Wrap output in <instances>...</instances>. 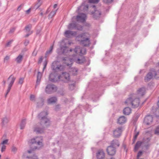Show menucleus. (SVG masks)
<instances>
[{
  "mask_svg": "<svg viewBox=\"0 0 159 159\" xmlns=\"http://www.w3.org/2000/svg\"><path fill=\"white\" fill-rule=\"evenodd\" d=\"M42 139H39L38 137L32 139L30 142L31 149L28 151V152L30 153L36 149H39L43 146Z\"/></svg>",
  "mask_w": 159,
  "mask_h": 159,
  "instance_id": "obj_1",
  "label": "nucleus"
},
{
  "mask_svg": "<svg viewBox=\"0 0 159 159\" xmlns=\"http://www.w3.org/2000/svg\"><path fill=\"white\" fill-rule=\"evenodd\" d=\"M48 115L47 112L43 111L41 112L38 115V118L40 120L41 125L49 126L50 125V121L47 118Z\"/></svg>",
  "mask_w": 159,
  "mask_h": 159,
  "instance_id": "obj_2",
  "label": "nucleus"
},
{
  "mask_svg": "<svg viewBox=\"0 0 159 159\" xmlns=\"http://www.w3.org/2000/svg\"><path fill=\"white\" fill-rule=\"evenodd\" d=\"M139 98H137L136 94H132L131 97L128 98L125 102V104L131 105L133 108L138 107L139 106Z\"/></svg>",
  "mask_w": 159,
  "mask_h": 159,
  "instance_id": "obj_3",
  "label": "nucleus"
},
{
  "mask_svg": "<svg viewBox=\"0 0 159 159\" xmlns=\"http://www.w3.org/2000/svg\"><path fill=\"white\" fill-rule=\"evenodd\" d=\"M86 34V33H83L78 35L76 37L80 44L84 47L89 46L90 44L89 38L87 37Z\"/></svg>",
  "mask_w": 159,
  "mask_h": 159,
  "instance_id": "obj_4",
  "label": "nucleus"
},
{
  "mask_svg": "<svg viewBox=\"0 0 159 159\" xmlns=\"http://www.w3.org/2000/svg\"><path fill=\"white\" fill-rule=\"evenodd\" d=\"M57 90V88L56 85L51 84L47 85L45 91L47 94H51L56 92Z\"/></svg>",
  "mask_w": 159,
  "mask_h": 159,
  "instance_id": "obj_5",
  "label": "nucleus"
},
{
  "mask_svg": "<svg viewBox=\"0 0 159 159\" xmlns=\"http://www.w3.org/2000/svg\"><path fill=\"white\" fill-rule=\"evenodd\" d=\"M157 77V73L155 70L154 69H151L150 71L145 77L144 80L145 82H148L151 80L153 77Z\"/></svg>",
  "mask_w": 159,
  "mask_h": 159,
  "instance_id": "obj_6",
  "label": "nucleus"
},
{
  "mask_svg": "<svg viewBox=\"0 0 159 159\" xmlns=\"http://www.w3.org/2000/svg\"><path fill=\"white\" fill-rule=\"evenodd\" d=\"M51 68L55 71H59L62 70L64 69L63 65L59 64L58 61H54L52 64Z\"/></svg>",
  "mask_w": 159,
  "mask_h": 159,
  "instance_id": "obj_7",
  "label": "nucleus"
},
{
  "mask_svg": "<svg viewBox=\"0 0 159 159\" xmlns=\"http://www.w3.org/2000/svg\"><path fill=\"white\" fill-rule=\"evenodd\" d=\"M58 79L64 83H68L70 80V75L66 72H62L61 75L58 76Z\"/></svg>",
  "mask_w": 159,
  "mask_h": 159,
  "instance_id": "obj_8",
  "label": "nucleus"
},
{
  "mask_svg": "<svg viewBox=\"0 0 159 159\" xmlns=\"http://www.w3.org/2000/svg\"><path fill=\"white\" fill-rule=\"evenodd\" d=\"M116 149L115 147H113L110 145L107 147L106 151L108 155L113 156H114L116 153Z\"/></svg>",
  "mask_w": 159,
  "mask_h": 159,
  "instance_id": "obj_9",
  "label": "nucleus"
},
{
  "mask_svg": "<svg viewBox=\"0 0 159 159\" xmlns=\"http://www.w3.org/2000/svg\"><path fill=\"white\" fill-rule=\"evenodd\" d=\"M59 80L58 76L56 73L55 72L51 73L49 76V80L53 82H56Z\"/></svg>",
  "mask_w": 159,
  "mask_h": 159,
  "instance_id": "obj_10",
  "label": "nucleus"
},
{
  "mask_svg": "<svg viewBox=\"0 0 159 159\" xmlns=\"http://www.w3.org/2000/svg\"><path fill=\"white\" fill-rule=\"evenodd\" d=\"M41 127L38 126H36L34 128V131L37 134H42L44 133V130L48 126H42Z\"/></svg>",
  "mask_w": 159,
  "mask_h": 159,
  "instance_id": "obj_11",
  "label": "nucleus"
},
{
  "mask_svg": "<svg viewBox=\"0 0 159 159\" xmlns=\"http://www.w3.org/2000/svg\"><path fill=\"white\" fill-rule=\"evenodd\" d=\"M122 127H119L113 131V136L114 138H118L121 135Z\"/></svg>",
  "mask_w": 159,
  "mask_h": 159,
  "instance_id": "obj_12",
  "label": "nucleus"
},
{
  "mask_svg": "<svg viewBox=\"0 0 159 159\" xmlns=\"http://www.w3.org/2000/svg\"><path fill=\"white\" fill-rule=\"evenodd\" d=\"M153 121L152 116L149 115L147 116L144 118V122L147 125H150Z\"/></svg>",
  "mask_w": 159,
  "mask_h": 159,
  "instance_id": "obj_13",
  "label": "nucleus"
},
{
  "mask_svg": "<svg viewBox=\"0 0 159 159\" xmlns=\"http://www.w3.org/2000/svg\"><path fill=\"white\" fill-rule=\"evenodd\" d=\"M71 59L70 60V63H66V65L67 66L69 67L70 70V72H72V74L73 75H76L77 74V72L78 71V70L75 67H71V66L72 64V63L71 61Z\"/></svg>",
  "mask_w": 159,
  "mask_h": 159,
  "instance_id": "obj_14",
  "label": "nucleus"
},
{
  "mask_svg": "<svg viewBox=\"0 0 159 159\" xmlns=\"http://www.w3.org/2000/svg\"><path fill=\"white\" fill-rule=\"evenodd\" d=\"M91 13L93 15V18L95 20L99 19L101 17V12L99 10H95L94 11L92 12Z\"/></svg>",
  "mask_w": 159,
  "mask_h": 159,
  "instance_id": "obj_15",
  "label": "nucleus"
},
{
  "mask_svg": "<svg viewBox=\"0 0 159 159\" xmlns=\"http://www.w3.org/2000/svg\"><path fill=\"white\" fill-rule=\"evenodd\" d=\"M86 15L85 14L81 13L79 15H77L76 16V20L77 21H80L83 22L85 21Z\"/></svg>",
  "mask_w": 159,
  "mask_h": 159,
  "instance_id": "obj_16",
  "label": "nucleus"
},
{
  "mask_svg": "<svg viewBox=\"0 0 159 159\" xmlns=\"http://www.w3.org/2000/svg\"><path fill=\"white\" fill-rule=\"evenodd\" d=\"M76 34V32L69 30H66L64 33L65 36L68 38H71L72 36L75 35Z\"/></svg>",
  "mask_w": 159,
  "mask_h": 159,
  "instance_id": "obj_17",
  "label": "nucleus"
},
{
  "mask_svg": "<svg viewBox=\"0 0 159 159\" xmlns=\"http://www.w3.org/2000/svg\"><path fill=\"white\" fill-rule=\"evenodd\" d=\"M150 140V139L149 138H144L142 142L143 144L144 145L147 149H148L149 147L150 144L149 143Z\"/></svg>",
  "mask_w": 159,
  "mask_h": 159,
  "instance_id": "obj_18",
  "label": "nucleus"
},
{
  "mask_svg": "<svg viewBox=\"0 0 159 159\" xmlns=\"http://www.w3.org/2000/svg\"><path fill=\"white\" fill-rule=\"evenodd\" d=\"M98 159H103L105 157V153L102 150H99L96 154Z\"/></svg>",
  "mask_w": 159,
  "mask_h": 159,
  "instance_id": "obj_19",
  "label": "nucleus"
},
{
  "mask_svg": "<svg viewBox=\"0 0 159 159\" xmlns=\"http://www.w3.org/2000/svg\"><path fill=\"white\" fill-rule=\"evenodd\" d=\"M74 51L75 53H77L80 52L81 54H84L86 53V49L83 48V49H81L80 48L79 46H77L74 49Z\"/></svg>",
  "mask_w": 159,
  "mask_h": 159,
  "instance_id": "obj_20",
  "label": "nucleus"
},
{
  "mask_svg": "<svg viewBox=\"0 0 159 159\" xmlns=\"http://www.w3.org/2000/svg\"><path fill=\"white\" fill-rule=\"evenodd\" d=\"M110 145L113 147H115L116 148L119 147L120 144L119 141L117 139H114L112 140L110 143Z\"/></svg>",
  "mask_w": 159,
  "mask_h": 159,
  "instance_id": "obj_21",
  "label": "nucleus"
},
{
  "mask_svg": "<svg viewBox=\"0 0 159 159\" xmlns=\"http://www.w3.org/2000/svg\"><path fill=\"white\" fill-rule=\"evenodd\" d=\"M38 102L37 103V107L40 108L42 107L43 105L44 99L42 98H39L38 100Z\"/></svg>",
  "mask_w": 159,
  "mask_h": 159,
  "instance_id": "obj_22",
  "label": "nucleus"
},
{
  "mask_svg": "<svg viewBox=\"0 0 159 159\" xmlns=\"http://www.w3.org/2000/svg\"><path fill=\"white\" fill-rule=\"evenodd\" d=\"M126 121V117L124 116H121L118 119L117 123L120 124H122L125 123Z\"/></svg>",
  "mask_w": 159,
  "mask_h": 159,
  "instance_id": "obj_23",
  "label": "nucleus"
},
{
  "mask_svg": "<svg viewBox=\"0 0 159 159\" xmlns=\"http://www.w3.org/2000/svg\"><path fill=\"white\" fill-rule=\"evenodd\" d=\"M42 73L39 71L38 72V74H37V80H36V84L35 87H36L37 86H38L40 82V81H41V78L42 77Z\"/></svg>",
  "mask_w": 159,
  "mask_h": 159,
  "instance_id": "obj_24",
  "label": "nucleus"
},
{
  "mask_svg": "<svg viewBox=\"0 0 159 159\" xmlns=\"http://www.w3.org/2000/svg\"><path fill=\"white\" fill-rule=\"evenodd\" d=\"M85 58L83 56L81 57V58H77L76 62L79 64H82L85 61Z\"/></svg>",
  "mask_w": 159,
  "mask_h": 159,
  "instance_id": "obj_25",
  "label": "nucleus"
},
{
  "mask_svg": "<svg viewBox=\"0 0 159 159\" xmlns=\"http://www.w3.org/2000/svg\"><path fill=\"white\" fill-rule=\"evenodd\" d=\"M145 88L144 87H142L139 89L138 90L137 93L139 95L143 96L145 94Z\"/></svg>",
  "mask_w": 159,
  "mask_h": 159,
  "instance_id": "obj_26",
  "label": "nucleus"
},
{
  "mask_svg": "<svg viewBox=\"0 0 159 159\" xmlns=\"http://www.w3.org/2000/svg\"><path fill=\"white\" fill-rule=\"evenodd\" d=\"M57 98L56 97H52L48 99V103L51 104L55 103L57 101Z\"/></svg>",
  "mask_w": 159,
  "mask_h": 159,
  "instance_id": "obj_27",
  "label": "nucleus"
},
{
  "mask_svg": "<svg viewBox=\"0 0 159 159\" xmlns=\"http://www.w3.org/2000/svg\"><path fill=\"white\" fill-rule=\"evenodd\" d=\"M143 144V142L141 141H138L135 146L134 148V151L136 152L138 150V148Z\"/></svg>",
  "mask_w": 159,
  "mask_h": 159,
  "instance_id": "obj_28",
  "label": "nucleus"
},
{
  "mask_svg": "<svg viewBox=\"0 0 159 159\" xmlns=\"http://www.w3.org/2000/svg\"><path fill=\"white\" fill-rule=\"evenodd\" d=\"M131 109L129 107H126L124 109L123 111V114L125 115H128L131 113Z\"/></svg>",
  "mask_w": 159,
  "mask_h": 159,
  "instance_id": "obj_29",
  "label": "nucleus"
},
{
  "mask_svg": "<svg viewBox=\"0 0 159 159\" xmlns=\"http://www.w3.org/2000/svg\"><path fill=\"white\" fill-rule=\"evenodd\" d=\"M137 130V127H136L134 129V136L133 139V144H134V143L135 141L136 140V139L137 138L139 134V132H137L136 131Z\"/></svg>",
  "mask_w": 159,
  "mask_h": 159,
  "instance_id": "obj_30",
  "label": "nucleus"
},
{
  "mask_svg": "<svg viewBox=\"0 0 159 159\" xmlns=\"http://www.w3.org/2000/svg\"><path fill=\"white\" fill-rule=\"evenodd\" d=\"M77 26V24L76 23H70L69 24L68 28L69 30H75Z\"/></svg>",
  "mask_w": 159,
  "mask_h": 159,
  "instance_id": "obj_31",
  "label": "nucleus"
},
{
  "mask_svg": "<svg viewBox=\"0 0 159 159\" xmlns=\"http://www.w3.org/2000/svg\"><path fill=\"white\" fill-rule=\"evenodd\" d=\"M23 55L20 54L16 58V60L18 63H20L22 61L23 58Z\"/></svg>",
  "mask_w": 159,
  "mask_h": 159,
  "instance_id": "obj_32",
  "label": "nucleus"
},
{
  "mask_svg": "<svg viewBox=\"0 0 159 159\" xmlns=\"http://www.w3.org/2000/svg\"><path fill=\"white\" fill-rule=\"evenodd\" d=\"M26 119H24L21 120L20 124V129H24L26 124Z\"/></svg>",
  "mask_w": 159,
  "mask_h": 159,
  "instance_id": "obj_33",
  "label": "nucleus"
},
{
  "mask_svg": "<svg viewBox=\"0 0 159 159\" xmlns=\"http://www.w3.org/2000/svg\"><path fill=\"white\" fill-rule=\"evenodd\" d=\"M53 45L50 47L49 49L48 50L46 51L45 54V57H47V55L51 53L52 52V49H53Z\"/></svg>",
  "mask_w": 159,
  "mask_h": 159,
  "instance_id": "obj_34",
  "label": "nucleus"
},
{
  "mask_svg": "<svg viewBox=\"0 0 159 159\" xmlns=\"http://www.w3.org/2000/svg\"><path fill=\"white\" fill-rule=\"evenodd\" d=\"M8 120L6 117H4L2 119V125H4L7 123Z\"/></svg>",
  "mask_w": 159,
  "mask_h": 159,
  "instance_id": "obj_35",
  "label": "nucleus"
},
{
  "mask_svg": "<svg viewBox=\"0 0 159 159\" xmlns=\"http://www.w3.org/2000/svg\"><path fill=\"white\" fill-rule=\"evenodd\" d=\"M32 27V25L31 24H29V25L26 26L25 27V29L26 30V31L27 32H29L31 30Z\"/></svg>",
  "mask_w": 159,
  "mask_h": 159,
  "instance_id": "obj_36",
  "label": "nucleus"
},
{
  "mask_svg": "<svg viewBox=\"0 0 159 159\" xmlns=\"http://www.w3.org/2000/svg\"><path fill=\"white\" fill-rule=\"evenodd\" d=\"M83 26L79 24H77V26L75 28V30L80 31H82L83 30Z\"/></svg>",
  "mask_w": 159,
  "mask_h": 159,
  "instance_id": "obj_37",
  "label": "nucleus"
},
{
  "mask_svg": "<svg viewBox=\"0 0 159 159\" xmlns=\"http://www.w3.org/2000/svg\"><path fill=\"white\" fill-rule=\"evenodd\" d=\"M57 9H58L54 11H51L49 14L48 16L51 18H52V17H53L56 14Z\"/></svg>",
  "mask_w": 159,
  "mask_h": 159,
  "instance_id": "obj_38",
  "label": "nucleus"
},
{
  "mask_svg": "<svg viewBox=\"0 0 159 159\" xmlns=\"http://www.w3.org/2000/svg\"><path fill=\"white\" fill-rule=\"evenodd\" d=\"M75 85V83H74L69 84V88L71 90H73Z\"/></svg>",
  "mask_w": 159,
  "mask_h": 159,
  "instance_id": "obj_39",
  "label": "nucleus"
},
{
  "mask_svg": "<svg viewBox=\"0 0 159 159\" xmlns=\"http://www.w3.org/2000/svg\"><path fill=\"white\" fill-rule=\"evenodd\" d=\"M155 134L159 135V125L157 126L155 129L154 131Z\"/></svg>",
  "mask_w": 159,
  "mask_h": 159,
  "instance_id": "obj_40",
  "label": "nucleus"
},
{
  "mask_svg": "<svg viewBox=\"0 0 159 159\" xmlns=\"http://www.w3.org/2000/svg\"><path fill=\"white\" fill-rule=\"evenodd\" d=\"M103 2L105 3H107V4H110L111 3H112L113 1V0H102Z\"/></svg>",
  "mask_w": 159,
  "mask_h": 159,
  "instance_id": "obj_41",
  "label": "nucleus"
},
{
  "mask_svg": "<svg viewBox=\"0 0 159 159\" xmlns=\"http://www.w3.org/2000/svg\"><path fill=\"white\" fill-rule=\"evenodd\" d=\"M157 118L159 117V107L157 108L156 110V113L155 114Z\"/></svg>",
  "mask_w": 159,
  "mask_h": 159,
  "instance_id": "obj_42",
  "label": "nucleus"
},
{
  "mask_svg": "<svg viewBox=\"0 0 159 159\" xmlns=\"http://www.w3.org/2000/svg\"><path fill=\"white\" fill-rule=\"evenodd\" d=\"M99 0H89V2L90 3H97Z\"/></svg>",
  "mask_w": 159,
  "mask_h": 159,
  "instance_id": "obj_43",
  "label": "nucleus"
},
{
  "mask_svg": "<svg viewBox=\"0 0 159 159\" xmlns=\"http://www.w3.org/2000/svg\"><path fill=\"white\" fill-rule=\"evenodd\" d=\"M8 141V139H6L3 141L1 143V144L4 145V144H7Z\"/></svg>",
  "mask_w": 159,
  "mask_h": 159,
  "instance_id": "obj_44",
  "label": "nucleus"
},
{
  "mask_svg": "<svg viewBox=\"0 0 159 159\" xmlns=\"http://www.w3.org/2000/svg\"><path fill=\"white\" fill-rule=\"evenodd\" d=\"M17 150V148L14 146H13L11 149V151L14 153H15Z\"/></svg>",
  "mask_w": 159,
  "mask_h": 159,
  "instance_id": "obj_45",
  "label": "nucleus"
},
{
  "mask_svg": "<svg viewBox=\"0 0 159 159\" xmlns=\"http://www.w3.org/2000/svg\"><path fill=\"white\" fill-rule=\"evenodd\" d=\"M35 97L34 95L31 94L30 97V99L31 101H35Z\"/></svg>",
  "mask_w": 159,
  "mask_h": 159,
  "instance_id": "obj_46",
  "label": "nucleus"
},
{
  "mask_svg": "<svg viewBox=\"0 0 159 159\" xmlns=\"http://www.w3.org/2000/svg\"><path fill=\"white\" fill-rule=\"evenodd\" d=\"M67 48L66 46H63L61 47V50H62L63 53H64L66 52L65 50H66Z\"/></svg>",
  "mask_w": 159,
  "mask_h": 159,
  "instance_id": "obj_47",
  "label": "nucleus"
},
{
  "mask_svg": "<svg viewBox=\"0 0 159 159\" xmlns=\"http://www.w3.org/2000/svg\"><path fill=\"white\" fill-rule=\"evenodd\" d=\"M24 80V78H20L19 79V83L22 84L23 83Z\"/></svg>",
  "mask_w": 159,
  "mask_h": 159,
  "instance_id": "obj_48",
  "label": "nucleus"
},
{
  "mask_svg": "<svg viewBox=\"0 0 159 159\" xmlns=\"http://www.w3.org/2000/svg\"><path fill=\"white\" fill-rule=\"evenodd\" d=\"M10 91V83L8 85V88L7 90V92L5 94V97H6L7 95V94H8V93Z\"/></svg>",
  "mask_w": 159,
  "mask_h": 159,
  "instance_id": "obj_49",
  "label": "nucleus"
},
{
  "mask_svg": "<svg viewBox=\"0 0 159 159\" xmlns=\"http://www.w3.org/2000/svg\"><path fill=\"white\" fill-rule=\"evenodd\" d=\"M6 146L4 145H3L2 146V148H1V152H3L4 151H5V150L6 149Z\"/></svg>",
  "mask_w": 159,
  "mask_h": 159,
  "instance_id": "obj_50",
  "label": "nucleus"
},
{
  "mask_svg": "<svg viewBox=\"0 0 159 159\" xmlns=\"http://www.w3.org/2000/svg\"><path fill=\"white\" fill-rule=\"evenodd\" d=\"M16 78L15 77H12L11 79V87L12 84H13Z\"/></svg>",
  "mask_w": 159,
  "mask_h": 159,
  "instance_id": "obj_51",
  "label": "nucleus"
},
{
  "mask_svg": "<svg viewBox=\"0 0 159 159\" xmlns=\"http://www.w3.org/2000/svg\"><path fill=\"white\" fill-rule=\"evenodd\" d=\"M16 28V27H12L11 29V33H13L15 30Z\"/></svg>",
  "mask_w": 159,
  "mask_h": 159,
  "instance_id": "obj_52",
  "label": "nucleus"
},
{
  "mask_svg": "<svg viewBox=\"0 0 159 159\" xmlns=\"http://www.w3.org/2000/svg\"><path fill=\"white\" fill-rule=\"evenodd\" d=\"M142 154H143V152L142 151H139L138 153V154H137V157H140L141 156V155Z\"/></svg>",
  "mask_w": 159,
  "mask_h": 159,
  "instance_id": "obj_53",
  "label": "nucleus"
},
{
  "mask_svg": "<svg viewBox=\"0 0 159 159\" xmlns=\"http://www.w3.org/2000/svg\"><path fill=\"white\" fill-rule=\"evenodd\" d=\"M9 56H6L4 58V62H6V61H7L9 59Z\"/></svg>",
  "mask_w": 159,
  "mask_h": 159,
  "instance_id": "obj_54",
  "label": "nucleus"
},
{
  "mask_svg": "<svg viewBox=\"0 0 159 159\" xmlns=\"http://www.w3.org/2000/svg\"><path fill=\"white\" fill-rule=\"evenodd\" d=\"M23 6H24L23 4H21L20 6H19L18 7L17 9V10L19 11H20L21 9V7H23Z\"/></svg>",
  "mask_w": 159,
  "mask_h": 159,
  "instance_id": "obj_55",
  "label": "nucleus"
},
{
  "mask_svg": "<svg viewBox=\"0 0 159 159\" xmlns=\"http://www.w3.org/2000/svg\"><path fill=\"white\" fill-rule=\"evenodd\" d=\"M43 57H41L39 59V61H38V64H40V63H41V62H42V60H43Z\"/></svg>",
  "mask_w": 159,
  "mask_h": 159,
  "instance_id": "obj_56",
  "label": "nucleus"
},
{
  "mask_svg": "<svg viewBox=\"0 0 159 159\" xmlns=\"http://www.w3.org/2000/svg\"><path fill=\"white\" fill-rule=\"evenodd\" d=\"M31 159H38V157L35 155H34L33 157H30Z\"/></svg>",
  "mask_w": 159,
  "mask_h": 159,
  "instance_id": "obj_57",
  "label": "nucleus"
},
{
  "mask_svg": "<svg viewBox=\"0 0 159 159\" xmlns=\"http://www.w3.org/2000/svg\"><path fill=\"white\" fill-rule=\"evenodd\" d=\"M60 109V107L59 105H57L56 106L55 110V111H58Z\"/></svg>",
  "mask_w": 159,
  "mask_h": 159,
  "instance_id": "obj_58",
  "label": "nucleus"
},
{
  "mask_svg": "<svg viewBox=\"0 0 159 159\" xmlns=\"http://www.w3.org/2000/svg\"><path fill=\"white\" fill-rule=\"evenodd\" d=\"M48 63V61L47 60H45L44 62V66H47V64Z\"/></svg>",
  "mask_w": 159,
  "mask_h": 159,
  "instance_id": "obj_59",
  "label": "nucleus"
},
{
  "mask_svg": "<svg viewBox=\"0 0 159 159\" xmlns=\"http://www.w3.org/2000/svg\"><path fill=\"white\" fill-rule=\"evenodd\" d=\"M31 8H29L28 10L26 11V13L27 14H29Z\"/></svg>",
  "mask_w": 159,
  "mask_h": 159,
  "instance_id": "obj_60",
  "label": "nucleus"
},
{
  "mask_svg": "<svg viewBox=\"0 0 159 159\" xmlns=\"http://www.w3.org/2000/svg\"><path fill=\"white\" fill-rule=\"evenodd\" d=\"M29 43V41L27 40L25 41V42L24 43V44L25 46H26Z\"/></svg>",
  "mask_w": 159,
  "mask_h": 159,
  "instance_id": "obj_61",
  "label": "nucleus"
},
{
  "mask_svg": "<svg viewBox=\"0 0 159 159\" xmlns=\"http://www.w3.org/2000/svg\"><path fill=\"white\" fill-rule=\"evenodd\" d=\"M10 44V41H8L6 45V47H8L9 46Z\"/></svg>",
  "mask_w": 159,
  "mask_h": 159,
  "instance_id": "obj_62",
  "label": "nucleus"
},
{
  "mask_svg": "<svg viewBox=\"0 0 159 159\" xmlns=\"http://www.w3.org/2000/svg\"><path fill=\"white\" fill-rule=\"evenodd\" d=\"M157 73V78H158L159 77V69L158 70L157 72H156Z\"/></svg>",
  "mask_w": 159,
  "mask_h": 159,
  "instance_id": "obj_63",
  "label": "nucleus"
},
{
  "mask_svg": "<svg viewBox=\"0 0 159 159\" xmlns=\"http://www.w3.org/2000/svg\"><path fill=\"white\" fill-rule=\"evenodd\" d=\"M57 6V4H55L53 6V8L54 9L56 8Z\"/></svg>",
  "mask_w": 159,
  "mask_h": 159,
  "instance_id": "obj_64",
  "label": "nucleus"
}]
</instances>
